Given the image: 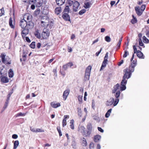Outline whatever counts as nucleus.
Returning <instances> with one entry per match:
<instances>
[{
    "mask_svg": "<svg viewBox=\"0 0 149 149\" xmlns=\"http://www.w3.org/2000/svg\"><path fill=\"white\" fill-rule=\"evenodd\" d=\"M134 67L130 66L129 69L127 68L124 70V71L125 72L121 81V85L122 86L121 87L122 90H124L126 89L125 86L127 84V79L130 78L132 73L134 70Z\"/></svg>",
    "mask_w": 149,
    "mask_h": 149,
    "instance_id": "obj_1",
    "label": "nucleus"
},
{
    "mask_svg": "<svg viewBox=\"0 0 149 149\" xmlns=\"http://www.w3.org/2000/svg\"><path fill=\"white\" fill-rule=\"evenodd\" d=\"M49 18L47 16H44L41 18V26L44 27H47L49 25Z\"/></svg>",
    "mask_w": 149,
    "mask_h": 149,
    "instance_id": "obj_2",
    "label": "nucleus"
},
{
    "mask_svg": "<svg viewBox=\"0 0 149 149\" xmlns=\"http://www.w3.org/2000/svg\"><path fill=\"white\" fill-rule=\"evenodd\" d=\"M49 35V30L45 28H44L43 30V31L42 33V36L44 39L47 38Z\"/></svg>",
    "mask_w": 149,
    "mask_h": 149,
    "instance_id": "obj_3",
    "label": "nucleus"
},
{
    "mask_svg": "<svg viewBox=\"0 0 149 149\" xmlns=\"http://www.w3.org/2000/svg\"><path fill=\"white\" fill-rule=\"evenodd\" d=\"M5 56L6 55L2 54H1V56L0 55V64L1 63V60L2 63L5 64H9V62L5 59Z\"/></svg>",
    "mask_w": 149,
    "mask_h": 149,
    "instance_id": "obj_4",
    "label": "nucleus"
},
{
    "mask_svg": "<svg viewBox=\"0 0 149 149\" xmlns=\"http://www.w3.org/2000/svg\"><path fill=\"white\" fill-rule=\"evenodd\" d=\"M121 86H120V85L118 84H117L116 85H114L113 87V89L112 91V93H116V91L120 89V91H123L121 90V87L122 86L121 85Z\"/></svg>",
    "mask_w": 149,
    "mask_h": 149,
    "instance_id": "obj_5",
    "label": "nucleus"
},
{
    "mask_svg": "<svg viewBox=\"0 0 149 149\" xmlns=\"http://www.w3.org/2000/svg\"><path fill=\"white\" fill-rule=\"evenodd\" d=\"M80 5L79 3L77 1H74L73 5V11L74 12H77L79 7Z\"/></svg>",
    "mask_w": 149,
    "mask_h": 149,
    "instance_id": "obj_6",
    "label": "nucleus"
},
{
    "mask_svg": "<svg viewBox=\"0 0 149 149\" xmlns=\"http://www.w3.org/2000/svg\"><path fill=\"white\" fill-rule=\"evenodd\" d=\"M19 25L23 29L25 28L26 27V26H27V21L23 19L20 21Z\"/></svg>",
    "mask_w": 149,
    "mask_h": 149,
    "instance_id": "obj_7",
    "label": "nucleus"
},
{
    "mask_svg": "<svg viewBox=\"0 0 149 149\" xmlns=\"http://www.w3.org/2000/svg\"><path fill=\"white\" fill-rule=\"evenodd\" d=\"M63 18L66 21H70V17L67 13H63L62 16Z\"/></svg>",
    "mask_w": 149,
    "mask_h": 149,
    "instance_id": "obj_8",
    "label": "nucleus"
},
{
    "mask_svg": "<svg viewBox=\"0 0 149 149\" xmlns=\"http://www.w3.org/2000/svg\"><path fill=\"white\" fill-rule=\"evenodd\" d=\"M114 102V99L113 97H111L106 102V105L107 106H110L113 104Z\"/></svg>",
    "mask_w": 149,
    "mask_h": 149,
    "instance_id": "obj_9",
    "label": "nucleus"
},
{
    "mask_svg": "<svg viewBox=\"0 0 149 149\" xmlns=\"http://www.w3.org/2000/svg\"><path fill=\"white\" fill-rule=\"evenodd\" d=\"M91 5L92 4L88 1V0H85L84 1V7L86 9L89 8Z\"/></svg>",
    "mask_w": 149,
    "mask_h": 149,
    "instance_id": "obj_10",
    "label": "nucleus"
},
{
    "mask_svg": "<svg viewBox=\"0 0 149 149\" xmlns=\"http://www.w3.org/2000/svg\"><path fill=\"white\" fill-rule=\"evenodd\" d=\"M43 2V0H36L34 3L37 7H39L42 6Z\"/></svg>",
    "mask_w": 149,
    "mask_h": 149,
    "instance_id": "obj_11",
    "label": "nucleus"
},
{
    "mask_svg": "<svg viewBox=\"0 0 149 149\" xmlns=\"http://www.w3.org/2000/svg\"><path fill=\"white\" fill-rule=\"evenodd\" d=\"M29 33V30L26 28L23 29L21 32V34L23 38H24Z\"/></svg>",
    "mask_w": 149,
    "mask_h": 149,
    "instance_id": "obj_12",
    "label": "nucleus"
},
{
    "mask_svg": "<svg viewBox=\"0 0 149 149\" xmlns=\"http://www.w3.org/2000/svg\"><path fill=\"white\" fill-rule=\"evenodd\" d=\"M69 93L70 90L68 89H67L64 91L63 94V97L64 100H65L66 99Z\"/></svg>",
    "mask_w": 149,
    "mask_h": 149,
    "instance_id": "obj_13",
    "label": "nucleus"
},
{
    "mask_svg": "<svg viewBox=\"0 0 149 149\" xmlns=\"http://www.w3.org/2000/svg\"><path fill=\"white\" fill-rule=\"evenodd\" d=\"M91 132L87 130L86 131L85 130V131L82 133L83 135L85 137H89L91 134Z\"/></svg>",
    "mask_w": 149,
    "mask_h": 149,
    "instance_id": "obj_14",
    "label": "nucleus"
},
{
    "mask_svg": "<svg viewBox=\"0 0 149 149\" xmlns=\"http://www.w3.org/2000/svg\"><path fill=\"white\" fill-rule=\"evenodd\" d=\"M34 26V24L32 22L29 21L27 22V26L26 28L29 29H32Z\"/></svg>",
    "mask_w": 149,
    "mask_h": 149,
    "instance_id": "obj_15",
    "label": "nucleus"
},
{
    "mask_svg": "<svg viewBox=\"0 0 149 149\" xmlns=\"http://www.w3.org/2000/svg\"><path fill=\"white\" fill-rule=\"evenodd\" d=\"M101 137V136L100 135H95L93 138L94 141L95 142H97L100 140Z\"/></svg>",
    "mask_w": 149,
    "mask_h": 149,
    "instance_id": "obj_16",
    "label": "nucleus"
},
{
    "mask_svg": "<svg viewBox=\"0 0 149 149\" xmlns=\"http://www.w3.org/2000/svg\"><path fill=\"white\" fill-rule=\"evenodd\" d=\"M135 9L136 14L138 16H140L141 15L143 12L140 11L139 7H135Z\"/></svg>",
    "mask_w": 149,
    "mask_h": 149,
    "instance_id": "obj_17",
    "label": "nucleus"
},
{
    "mask_svg": "<svg viewBox=\"0 0 149 149\" xmlns=\"http://www.w3.org/2000/svg\"><path fill=\"white\" fill-rule=\"evenodd\" d=\"M61 12V8L60 6L56 7L55 10V13L58 15Z\"/></svg>",
    "mask_w": 149,
    "mask_h": 149,
    "instance_id": "obj_18",
    "label": "nucleus"
},
{
    "mask_svg": "<svg viewBox=\"0 0 149 149\" xmlns=\"http://www.w3.org/2000/svg\"><path fill=\"white\" fill-rule=\"evenodd\" d=\"M57 5L58 6H62L65 2V0H56Z\"/></svg>",
    "mask_w": 149,
    "mask_h": 149,
    "instance_id": "obj_19",
    "label": "nucleus"
},
{
    "mask_svg": "<svg viewBox=\"0 0 149 149\" xmlns=\"http://www.w3.org/2000/svg\"><path fill=\"white\" fill-rule=\"evenodd\" d=\"M26 19L28 22L30 21L31 20V17L28 14L25 15L24 16L23 19L25 20Z\"/></svg>",
    "mask_w": 149,
    "mask_h": 149,
    "instance_id": "obj_20",
    "label": "nucleus"
},
{
    "mask_svg": "<svg viewBox=\"0 0 149 149\" xmlns=\"http://www.w3.org/2000/svg\"><path fill=\"white\" fill-rule=\"evenodd\" d=\"M51 106L54 108H56L61 106L60 104L58 103L55 104V102H52L51 103Z\"/></svg>",
    "mask_w": 149,
    "mask_h": 149,
    "instance_id": "obj_21",
    "label": "nucleus"
},
{
    "mask_svg": "<svg viewBox=\"0 0 149 149\" xmlns=\"http://www.w3.org/2000/svg\"><path fill=\"white\" fill-rule=\"evenodd\" d=\"M136 55L139 58H144V57L143 56V53L140 51L138 50L136 52Z\"/></svg>",
    "mask_w": 149,
    "mask_h": 149,
    "instance_id": "obj_22",
    "label": "nucleus"
},
{
    "mask_svg": "<svg viewBox=\"0 0 149 149\" xmlns=\"http://www.w3.org/2000/svg\"><path fill=\"white\" fill-rule=\"evenodd\" d=\"M81 140L82 141L81 144L82 146H86L87 145V143L86 139L84 137L82 138Z\"/></svg>",
    "mask_w": 149,
    "mask_h": 149,
    "instance_id": "obj_23",
    "label": "nucleus"
},
{
    "mask_svg": "<svg viewBox=\"0 0 149 149\" xmlns=\"http://www.w3.org/2000/svg\"><path fill=\"white\" fill-rule=\"evenodd\" d=\"M85 130V128L83 126H80L78 128V131L80 132L82 134L84 132Z\"/></svg>",
    "mask_w": 149,
    "mask_h": 149,
    "instance_id": "obj_24",
    "label": "nucleus"
},
{
    "mask_svg": "<svg viewBox=\"0 0 149 149\" xmlns=\"http://www.w3.org/2000/svg\"><path fill=\"white\" fill-rule=\"evenodd\" d=\"M8 78L6 77H2L1 79V81L3 83H7L8 82Z\"/></svg>",
    "mask_w": 149,
    "mask_h": 149,
    "instance_id": "obj_25",
    "label": "nucleus"
},
{
    "mask_svg": "<svg viewBox=\"0 0 149 149\" xmlns=\"http://www.w3.org/2000/svg\"><path fill=\"white\" fill-rule=\"evenodd\" d=\"M91 65H89L86 69L85 73L90 74L91 70Z\"/></svg>",
    "mask_w": 149,
    "mask_h": 149,
    "instance_id": "obj_26",
    "label": "nucleus"
},
{
    "mask_svg": "<svg viewBox=\"0 0 149 149\" xmlns=\"http://www.w3.org/2000/svg\"><path fill=\"white\" fill-rule=\"evenodd\" d=\"M87 130L92 132V124L91 123H88L86 126Z\"/></svg>",
    "mask_w": 149,
    "mask_h": 149,
    "instance_id": "obj_27",
    "label": "nucleus"
},
{
    "mask_svg": "<svg viewBox=\"0 0 149 149\" xmlns=\"http://www.w3.org/2000/svg\"><path fill=\"white\" fill-rule=\"evenodd\" d=\"M9 93L8 95V98L6 100V102L4 106L3 107L4 109H5L7 107L8 104V100L9 98Z\"/></svg>",
    "mask_w": 149,
    "mask_h": 149,
    "instance_id": "obj_28",
    "label": "nucleus"
},
{
    "mask_svg": "<svg viewBox=\"0 0 149 149\" xmlns=\"http://www.w3.org/2000/svg\"><path fill=\"white\" fill-rule=\"evenodd\" d=\"M19 144V142L18 140H16L14 143V149H16Z\"/></svg>",
    "mask_w": 149,
    "mask_h": 149,
    "instance_id": "obj_29",
    "label": "nucleus"
},
{
    "mask_svg": "<svg viewBox=\"0 0 149 149\" xmlns=\"http://www.w3.org/2000/svg\"><path fill=\"white\" fill-rule=\"evenodd\" d=\"M70 10V9L69 6H66L65 7V9H64V10L63 13H68L69 12Z\"/></svg>",
    "mask_w": 149,
    "mask_h": 149,
    "instance_id": "obj_30",
    "label": "nucleus"
},
{
    "mask_svg": "<svg viewBox=\"0 0 149 149\" xmlns=\"http://www.w3.org/2000/svg\"><path fill=\"white\" fill-rule=\"evenodd\" d=\"M133 19L131 20V22L133 24L136 23L137 22V20L136 18L133 15H132Z\"/></svg>",
    "mask_w": 149,
    "mask_h": 149,
    "instance_id": "obj_31",
    "label": "nucleus"
},
{
    "mask_svg": "<svg viewBox=\"0 0 149 149\" xmlns=\"http://www.w3.org/2000/svg\"><path fill=\"white\" fill-rule=\"evenodd\" d=\"M112 110V109H109L106 113L105 115V116L106 118H108L109 117L110 114L111 113Z\"/></svg>",
    "mask_w": 149,
    "mask_h": 149,
    "instance_id": "obj_32",
    "label": "nucleus"
},
{
    "mask_svg": "<svg viewBox=\"0 0 149 149\" xmlns=\"http://www.w3.org/2000/svg\"><path fill=\"white\" fill-rule=\"evenodd\" d=\"M123 37L122 36L120 37L118 40V42L117 44V46L119 48L120 47L121 42L122 41Z\"/></svg>",
    "mask_w": 149,
    "mask_h": 149,
    "instance_id": "obj_33",
    "label": "nucleus"
},
{
    "mask_svg": "<svg viewBox=\"0 0 149 149\" xmlns=\"http://www.w3.org/2000/svg\"><path fill=\"white\" fill-rule=\"evenodd\" d=\"M93 118L96 120L97 122H99L100 121V119L97 116H93Z\"/></svg>",
    "mask_w": 149,
    "mask_h": 149,
    "instance_id": "obj_34",
    "label": "nucleus"
},
{
    "mask_svg": "<svg viewBox=\"0 0 149 149\" xmlns=\"http://www.w3.org/2000/svg\"><path fill=\"white\" fill-rule=\"evenodd\" d=\"M77 109L78 116L80 117H81L82 116V112L81 109L80 108H78Z\"/></svg>",
    "mask_w": 149,
    "mask_h": 149,
    "instance_id": "obj_35",
    "label": "nucleus"
},
{
    "mask_svg": "<svg viewBox=\"0 0 149 149\" xmlns=\"http://www.w3.org/2000/svg\"><path fill=\"white\" fill-rule=\"evenodd\" d=\"M78 99L79 104H81L82 102V96L79 95L78 96Z\"/></svg>",
    "mask_w": 149,
    "mask_h": 149,
    "instance_id": "obj_36",
    "label": "nucleus"
},
{
    "mask_svg": "<svg viewBox=\"0 0 149 149\" xmlns=\"http://www.w3.org/2000/svg\"><path fill=\"white\" fill-rule=\"evenodd\" d=\"M70 123L71 124L70 125V128L72 130H74V127L73 120L72 119L70 120Z\"/></svg>",
    "mask_w": 149,
    "mask_h": 149,
    "instance_id": "obj_37",
    "label": "nucleus"
},
{
    "mask_svg": "<svg viewBox=\"0 0 149 149\" xmlns=\"http://www.w3.org/2000/svg\"><path fill=\"white\" fill-rule=\"evenodd\" d=\"M10 27L11 28L14 29L15 27V23L12 24V20L11 18H10Z\"/></svg>",
    "mask_w": 149,
    "mask_h": 149,
    "instance_id": "obj_38",
    "label": "nucleus"
},
{
    "mask_svg": "<svg viewBox=\"0 0 149 149\" xmlns=\"http://www.w3.org/2000/svg\"><path fill=\"white\" fill-rule=\"evenodd\" d=\"M143 42L148 43H149V40L145 36L143 37Z\"/></svg>",
    "mask_w": 149,
    "mask_h": 149,
    "instance_id": "obj_39",
    "label": "nucleus"
},
{
    "mask_svg": "<svg viewBox=\"0 0 149 149\" xmlns=\"http://www.w3.org/2000/svg\"><path fill=\"white\" fill-rule=\"evenodd\" d=\"M90 74L85 73V80H89Z\"/></svg>",
    "mask_w": 149,
    "mask_h": 149,
    "instance_id": "obj_40",
    "label": "nucleus"
},
{
    "mask_svg": "<svg viewBox=\"0 0 149 149\" xmlns=\"http://www.w3.org/2000/svg\"><path fill=\"white\" fill-rule=\"evenodd\" d=\"M120 92L119 90H118L116 91L115 95V96L116 98H118L120 96Z\"/></svg>",
    "mask_w": 149,
    "mask_h": 149,
    "instance_id": "obj_41",
    "label": "nucleus"
},
{
    "mask_svg": "<svg viewBox=\"0 0 149 149\" xmlns=\"http://www.w3.org/2000/svg\"><path fill=\"white\" fill-rule=\"evenodd\" d=\"M107 64V63L103 62L101 67L100 68V70H101L103 68H104L106 66Z\"/></svg>",
    "mask_w": 149,
    "mask_h": 149,
    "instance_id": "obj_42",
    "label": "nucleus"
},
{
    "mask_svg": "<svg viewBox=\"0 0 149 149\" xmlns=\"http://www.w3.org/2000/svg\"><path fill=\"white\" fill-rule=\"evenodd\" d=\"M119 101V99L118 98H116L115 100H114V102H113L114 103L113 104V105L114 106H115L117 105V104H118V102Z\"/></svg>",
    "mask_w": 149,
    "mask_h": 149,
    "instance_id": "obj_43",
    "label": "nucleus"
},
{
    "mask_svg": "<svg viewBox=\"0 0 149 149\" xmlns=\"http://www.w3.org/2000/svg\"><path fill=\"white\" fill-rule=\"evenodd\" d=\"M111 38L109 36H107L105 37V40L107 42H109L111 41Z\"/></svg>",
    "mask_w": 149,
    "mask_h": 149,
    "instance_id": "obj_44",
    "label": "nucleus"
},
{
    "mask_svg": "<svg viewBox=\"0 0 149 149\" xmlns=\"http://www.w3.org/2000/svg\"><path fill=\"white\" fill-rule=\"evenodd\" d=\"M30 47L32 49H34L35 47V42H32L30 45Z\"/></svg>",
    "mask_w": 149,
    "mask_h": 149,
    "instance_id": "obj_45",
    "label": "nucleus"
},
{
    "mask_svg": "<svg viewBox=\"0 0 149 149\" xmlns=\"http://www.w3.org/2000/svg\"><path fill=\"white\" fill-rule=\"evenodd\" d=\"M36 132H44V130L41 128H36Z\"/></svg>",
    "mask_w": 149,
    "mask_h": 149,
    "instance_id": "obj_46",
    "label": "nucleus"
},
{
    "mask_svg": "<svg viewBox=\"0 0 149 149\" xmlns=\"http://www.w3.org/2000/svg\"><path fill=\"white\" fill-rule=\"evenodd\" d=\"M86 12V10L85 9L81 10L79 12V14L80 15H82Z\"/></svg>",
    "mask_w": 149,
    "mask_h": 149,
    "instance_id": "obj_47",
    "label": "nucleus"
},
{
    "mask_svg": "<svg viewBox=\"0 0 149 149\" xmlns=\"http://www.w3.org/2000/svg\"><path fill=\"white\" fill-rule=\"evenodd\" d=\"M129 54V52L127 51H125L124 54L123 56V57L124 58L126 57Z\"/></svg>",
    "mask_w": 149,
    "mask_h": 149,
    "instance_id": "obj_48",
    "label": "nucleus"
},
{
    "mask_svg": "<svg viewBox=\"0 0 149 149\" xmlns=\"http://www.w3.org/2000/svg\"><path fill=\"white\" fill-rule=\"evenodd\" d=\"M35 36L38 38H40V33L38 32H36L35 33Z\"/></svg>",
    "mask_w": 149,
    "mask_h": 149,
    "instance_id": "obj_49",
    "label": "nucleus"
},
{
    "mask_svg": "<svg viewBox=\"0 0 149 149\" xmlns=\"http://www.w3.org/2000/svg\"><path fill=\"white\" fill-rule=\"evenodd\" d=\"M136 61L134 60L132 63L131 65L130 66H132L133 67H135L136 65Z\"/></svg>",
    "mask_w": 149,
    "mask_h": 149,
    "instance_id": "obj_50",
    "label": "nucleus"
},
{
    "mask_svg": "<svg viewBox=\"0 0 149 149\" xmlns=\"http://www.w3.org/2000/svg\"><path fill=\"white\" fill-rule=\"evenodd\" d=\"M25 113H22L20 112L17 114L16 115V116H24L25 115Z\"/></svg>",
    "mask_w": 149,
    "mask_h": 149,
    "instance_id": "obj_51",
    "label": "nucleus"
},
{
    "mask_svg": "<svg viewBox=\"0 0 149 149\" xmlns=\"http://www.w3.org/2000/svg\"><path fill=\"white\" fill-rule=\"evenodd\" d=\"M57 129L58 132L59 133V136H62V134L60 128V127H57Z\"/></svg>",
    "mask_w": 149,
    "mask_h": 149,
    "instance_id": "obj_52",
    "label": "nucleus"
},
{
    "mask_svg": "<svg viewBox=\"0 0 149 149\" xmlns=\"http://www.w3.org/2000/svg\"><path fill=\"white\" fill-rule=\"evenodd\" d=\"M14 76V73L12 70L10 69V78H12Z\"/></svg>",
    "mask_w": 149,
    "mask_h": 149,
    "instance_id": "obj_53",
    "label": "nucleus"
},
{
    "mask_svg": "<svg viewBox=\"0 0 149 149\" xmlns=\"http://www.w3.org/2000/svg\"><path fill=\"white\" fill-rule=\"evenodd\" d=\"M0 10L1 11V13H0V17L3 15L4 13V9L3 8L1 9Z\"/></svg>",
    "mask_w": 149,
    "mask_h": 149,
    "instance_id": "obj_54",
    "label": "nucleus"
},
{
    "mask_svg": "<svg viewBox=\"0 0 149 149\" xmlns=\"http://www.w3.org/2000/svg\"><path fill=\"white\" fill-rule=\"evenodd\" d=\"M62 125L63 127L66 125V120L65 119H64L63 120Z\"/></svg>",
    "mask_w": 149,
    "mask_h": 149,
    "instance_id": "obj_55",
    "label": "nucleus"
},
{
    "mask_svg": "<svg viewBox=\"0 0 149 149\" xmlns=\"http://www.w3.org/2000/svg\"><path fill=\"white\" fill-rule=\"evenodd\" d=\"M30 130L32 132H36V129L31 127H30Z\"/></svg>",
    "mask_w": 149,
    "mask_h": 149,
    "instance_id": "obj_56",
    "label": "nucleus"
},
{
    "mask_svg": "<svg viewBox=\"0 0 149 149\" xmlns=\"http://www.w3.org/2000/svg\"><path fill=\"white\" fill-rule=\"evenodd\" d=\"M146 8V6L145 5H142L141 6V10L142 12L144 11Z\"/></svg>",
    "mask_w": 149,
    "mask_h": 149,
    "instance_id": "obj_57",
    "label": "nucleus"
},
{
    "mask_svg": "<svg viewBox=\"0 0 149 149\" xmlns=\"http://www.w3.org/2000/svg\"><path fill=\"white\" fill-rule=\"evenodd\" d=\"M94 144L93 142L90 143L89 145V148L90 149H92L94 148Z\"/></svg>",
    "mask_w": 149,
    "mask_h": 149,
    "instance_id": "obj_58",
    "label": "nucleus"
},
{
    "mask_svg": "<svg viewBox=\"0 0 149 149\" xmlns=\"http://www.w3.org/2000/svg\"><path fill=\"white\" fill-rule=\"evenodd\" d=\"M139 45L140 46H143V44L141 40V39H139Z\"/></svg>",
    "mask_w": 149,
    "mask_h": 149,
    "instance_id": "obj_59",
    "label": "nucleus"
},
{
    "mask_svg": "<svg viewBox=\"0 0 149 149\" xmlns=\"http://www.w3.org/2000/svg\"><path fill=\"white\" fill-rule=\"evenodd\" d=\"M74 2H73V1L72 0H69L68 1V4L70 6H71L72 5V4L73 5Z\"/></svg>",
    "mask_w": 149,
    "mask_h": 149,
    "instance_id": "obj_60",
    "label": "nucleus"
},
{
    "mask_svg": "<svg viewBox=\"0 0 149 149\" xmlns=\"http://www.w3.org/2000/svg\"><path fill=\"white\" fill-rule=\"evenodd\" d=\"M67 65V66L68 68V67H70V68L71 66H72L73 65V64L71 62H70L69 63H68L66 64Z\"/></svg>",
    "mask_w": 149,
    "mask_h": 149,
    "instance_id": "obj_61",
    "label": "nucleus"
},
{
    "mask_svg": "<svg viewBox=\"0 0 149 149\" xmlns=\"http://www.w3.org/2000/svg\"><path fill=\"white\" fill-rule=\"evenodd\" d=\"M43 14L44 15H47L48 14V11L46 10H44L42 12Z\"/></svg>",
    "mask_w": 149,
    "mask_h": 149,
    "instance_id": "obj_62",
    "label": "nucleus"
},
{
    "mask_svg": "<svg viewBox=\"0 0 149 149\" xmlns=\"http://www.w3.org/2000/svg\"><path fill=\"white\" fill-rule=\"evenodd\" d=\"M133 47L134 53L135 54L136 53V52H137V51H137V49H136V46L135 45H134L133 46Z\"/></svg>",
    "mask_w": 149,
    "mask_h": 149,
    "instance_id": "obj_63",
    "label": "nucleus"
},
{
    "mask_svg": "<svg viewBox=\"0 0 149 149\" xmlns=\"http://www.w3.org/2000/svg\"><path fill=\"white\" fill-rule=\"evenodd\" d=\"M68 68L66 64L64 65L63 66V70H67Z\"/></svg>",
    "mask_w": 149,
    "mask_h": 149,
    "instance_id": "obj_64",
    "label": "nucleus"
}]
</instances>
